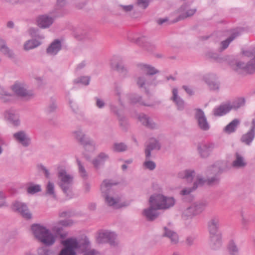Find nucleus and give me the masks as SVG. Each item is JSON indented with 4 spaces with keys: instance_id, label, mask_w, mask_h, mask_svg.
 Listing matches in <instances>:
<instances>
[{
    "instance_id": "obj_64",
    "label": "nucleus",
    "mask_w": 255,
    "mask_h": 255,
    "mask_svg": "<svg viewBox=\"0 0 255 255\" xmlns=\"http://www.w3.org/2000/svg\"><path fill=\"white\" fill-rule=\"evenodd\" d=\"M5 195L3 192L0 191V207L6 206L5 201Z\"/></svg>"
},
{
    "instance_id": "obj_36",
    "label": "nucleus",
    "mask_w": 255,
    "mask_h": 255,
    "mask_svg": "<svg viewBox=\"0 0 255 255\" xmlns=\"http://www.w3.org/2000/svg\"><path fill=\"white\" fill-rule=\"evenodd\" d=\"M112 195H106L104 196L105 198V203L109 206L112 207L114 208L118 209L121 207L119 205L120 199L118 197H114L111 196Z\"/></svg>"
},
{
    "instance_id": "obj_20",
    "label": "nucleus",
    "mask_w": 255,
    "mask_h": 255,
    "mask_svg": "<svg viewBox=\"0 0 255 255\" xmlns=\"http://www.w3.org/2000/svg\"><path fill=\"white\" fill-rule=\"evenodd\" d=\"M137 67L141 72L145 73V75L148 77H151L152 76L159 73V70L155 68L151 65L146 63H138L137 64Z\"/></svg>"
},
{
    "instance_id": "obj_5",
    "label": "nucleus",
    "mask_w": 255,
    "mask_h": 255,
    "mask_svg": "<svg viewBox=\"0 0 255 255\" xmlns=\"http://www.w3.org/2000/svg\"><path fill=\"white\" fill-rule=\"evenodd\" d=\"M10 89L16 96L24 101H29L33 99L35 94L33 90L28 89L27 85L24 82L16 81L10 86Z\"/></svg>"
},
{
    "instance_id": "obj_14",
    "label": "nucleus",
    "mask_w": 255,
    "mask_h": 255,
    "mask_svg": "<svg viewBox=\"0 0 255 255\" xmlns=\"http://www.w3.org/2000/svg\"><path fill=\"white\" fill-rule=\"evenodd\" d=\"M216 147L214 143L203 142L198 143L197 150L202 158H207Z\"/></svg>"
},
{
    "instance_id": "obj_39",
    "label": "nucleus",
    "mask_w": 255,
    "mask_h": 255,
    "mask_svg": "<svg viewBox=\"0 0 255 255\" xmlns=\"http://www.w3.org/2000/svg\"><path fill=\"white\" fill-rule=\"evenodd\" d=\"M228 252L232 255H236L241 253L240 249L234 240H230L227 245Z\"/></svg>"
},
{
    "instance_id": "obj_19",
    "label": "nucleus",
    "mask_w": 255,
    "mask_h": 255,
    "mask_svg": "<svg viewBox=\"0 0 255 255\" xmlns=\"http://www.w3.org/2000/svg\"><path fill=\"white\" fill-rule=\"evenodd\" d=\"M196 11V8H189V5L187 3H185L179 8L178 12L180 14L175 21L177 22L191 17L195 14Z\"/></svg>"
},
{
    "instance_id": "obj_7",
    "label": "nucleus",
    "mask_w": 255,
    "mask_h": 255,
    "mask_svg": "<svg viewBox=\"0 0 255 255\" xmlns=\"http://www.w3.org/2000/svg\"><path fill=\"white\" fill-rule=\"evenodd\" d=\"M243 54L248 57H253L247 64L244 62H238L236 63L234 70L239 72V70L245 69L249 74L255 72V48L243 51Z\"/></svg>"
},
{
    "instance_id": "obj_60",
    "label": "nucleus",
    "mask_w": 255,
    "mask_h": 255,
    "mask_svg": "<svg viewBox=\"0 0 255 255\" xmlns=\"http://www.w3.org/2000/svg\"><path fill=\"white\" fill-rule=\"evenodd\" d=\"M60 225L58 224L52 227V231L57 236H60L61 238H63L65 235H63V228L60 226Z\"/></svg>"
},
{
    "instance_id": "obj_57",
    "label": "nucleus",
    "mask_w": 255,
    "mask_h": 255,
    "mask_svg": "<svg viewBox=\"0 0 255 255\" xmlns=\"http://www.w3.org/2000/svg\"><path fill=\"white\" fill-rule=\"evenodd\" d=\"M5 56L8 58L13 59L15 58V55L12 50L6 46L1 51Z\"/></svg>"
},
{
    "instance_id": "obj_46",
    "label": "nucleus",
    "mask_w": 255,
    "mask_h": 255,
    "mask_svg": "<svg viewBox=\"0 0 255 255\" xmlns=\"http://www.w3.org/2000/svg\"><path fill=\"white\" fill-rule=\"evenodd\" d=\"M206 183L207 184L206 179L198 174L196 176V179L193 186V189L196 190L199 187H202Z\"/></svg>"
},
{
    "instance_id": "obj_3",
    "label": "nucleus",
    "mask_w": 255,
    "mask_h": 255,
    "mask_svg": "<svg viewBox=\"0 0 255 255\" xmlns=\"http://www.w3.org/2000/svg\"><path fill=\"white\" fill-rule=\"evenodd\" d=\"M57 177L58 186L68 198H71L72 187L74 182L73 176L68 174L65 169L61 168L58 170Z\"/></svg>"
},
{
    "instance_id": "obj_61",
    "label": "nucleus",
    "mask_w": 255,
    "mask_h": 255,
    "mask_svg": "<svg viewBox=\"0 0 255 255\" xmlns=\"http://www.w3.org/2000/svg\"><path fill=\"white\" fill-rule=\"evenodd\" d=\"M58 224L63 227H71L74 224V222L71 219H66L58 221Z\"/></svg>"
},
{
    "instance_id": "obj_59",
    "label": "nucleus",
    "mask_w": 255,
    "mask_h": 255,
    "mask_svg": "<svg viewBox=\"0 0 255 255\" xmlns=\"http://www.w3.org/2000/svg\"><path fill=\"white\" fill-rule=\"evenodd\" d=\"M94 100L95 101V106L98 109H102L106 106V103L103 99L99 97H94Z\"/></svg>"
},
{
    "instance_id": "obj_6",
    "label": "nucleus",
    "mask_w": 255,
    "mask_h": 255,
    "mask_svg": "<svg viewBox=\"0 0 255 255\" xmlns=\"http://www.w3.org/2000/svg\"><path fill=\"white\" fill-rule=\"evenodd\" d=\"M96 240L98 244H109L113 247H119L120 245L117 234L109 230L100 231L96 236Z\"/></svg>"
},
{
    "instance_id": "obj_51",
    "label": "nucleus",
    "mask_w": 255,
    "mask_h": 255,
    "mask_svg": "<svg viewBox=\"0 0 255 255\" xmlns=\"http://www.w3.org/2000/svg\"><path fill=\"white\" fill-rule=\"evenodd\" d=\"M117 117L118 119L120 126L122 129L126 130L128 126V120L127 118L123 114H121Z\"/></svg>"
},
{
    "instance_id": "obj_10",
    "label": "nucleus",
    "mask_w": 255,
    "mask_h": 255,
    "mask_svg": "<svg viewBox=\"0 0 255 255\" xmlns=\"http://www.w3.org/2000/svg\"><path fill=\"white\" fill-rule=\"evenodd\" d=\"M149 203V207L143 210L142 214L147 221H152L155 220L159 216V213L157 210L160 209L157 208V206L153 199V197H150Z\"/></svg>"
},
{
    "instance_id": "obj_27",
    "label": "nucleus",
    "mask_w": 255,
    "mask_h": 255,
    "mask_svg": "<svg viewBox=\"0 0 255 255\" xmlns=\"http://www.w3.org/2000/svg\"><path fill=\"white\" fill-rule=\"evenodd\" d=\"M178 89L174 88L172 89V96L171 100L175 104L177 110L183 111L185 106L184 101L178 95Z\"/></svg>"
},
{
    "instance_id": "obj_40",
    "label": "nucleus",
    "mask_w": 255,
    "mask_h": 255,
    "mask_svg": "<svg viewBox=\"0 0 255 255\" xmlns=\"http://www.w3.org/2000/svg\"><path fill=\"white\" fill-rule=\"evenodd\" d=\"M76 162L78 165V172L81 178L84 180L88 178V174L85 169L84 164L78 158L76 159Z\"/></svg>"
},
{
    "instance_id": "obj_30",
    "label": "nucleus",
    "mask_w": 255,
    "mask_h": 255,
    "mask_svg": "<svg viewBox=\"0 0 255 255\" xmlns=\"http://www.w3.org/2000/svg\"><path fill=\"white\" fill-rule=\"evenodd\" d=\"M231 110V104H223L216 107L213 110V114L216 117L223 116Z\"/></svg>"
},
{
    "instance_id": "obj_13",
    "label": "nucleus",
    "mask_w": 255,
    "mask_h": 255,
    "mask_svg": "<svg viewBox=\"0 0 255 255\" xmlns=\"http://www.w3.org/2000/svg\"><path fill=\"white\" fill-rule=\"evenodd\" d=\"M128 39L131 42H134L139 46L142 47L146 50L151 52L155 49V46L152 44L149 38L145 36H142L137 38L128 37Z\"/></svg>"
},
{
    "instance_id": "obj_2",
    "label": "nucleus",
    "mask_w": 255,
    "mask_h": 255,
    "mask_svg": "<svg viewBox=\"0 0 255 255\" xmlns=\"http://www.w3.org/2000/svg\"><path fill=\"white\" fill-rule=\"evenodd\" d=\"M31 230L34 237L46 246H51L55 242V237L45 227L38 224L31 226Z\"/></svg>"
},
{
    "instance_id": "obj_11",
    "label": "nucleus",
    "mask_w": 255,
    "mask_h": 255,
    "mask_svg": "<svg viewBox=\"0 0 255 255\" xmlns=\"http://www.w3.org/2000/svg\"><path fill=\"white\" fill-rule=\"evenodd\" d=\"M135 82L139 88H143L146 91L150 86H156L157 82L155 78L148 77V76L141 75L138 76L135 78Z\"/></svg>"
},
{
    "instance_id": "obj_48",
    "label": "nucleus",
    "mask_w": 255,
    "mask_h": 255,
    "mask_svg": "<svg viewBox=\"0 0 255 255\" xmlns=\"http://www.w3.org/2000/svg\"><path fill=\"white\" fill-rule=\"evenodd\" d=\"M112 149L115 152H122L126 151L128 146L123 142H115L113 145Z\"/></svg>"
},
{
    "instance_id": "obj_18",
    "label": "nucleus",
    "mask_w": 255,
    "mask_h": 255,
    "mask_svg": "<svg viewBox=\"0 0 255 255\" xmlns=\"http://www.w3.org/2000/svg\"><path fill=\"white\" fill-rule=\"evenodd\" d=\"M12 209L13 210L20 214L23 218L26 219H30L31 218V214L25 203L19 201H15L13 204Z\"/></svg>"
},
{
    "instance_id": "obj_23",
    "label": "nucleus",
    "mask_w": 255,
    "mask_h": 255,
    "mask_svg": "<svg viewBox=\"0 0 255 255\" xmlns=\"http://www.w3.org/2000/svg\"><path fill=\"white\" fill-rule=\"evenodd\" d=\"M111 65L112 68L117 71L122 78H126L129 77L128 70L122 61H119L115 64L111 62Z\"/></svg>"
},
{
    "instance_id": "obj_31",
    "label": "nucleus",
    "mask_w": 255,
    "mask_h": 255,
    "mask_svg": "<svg viewBox=\"0 0 255 255\" xmlns=\"http://www.w3.org/2000/svg\"><path fill=\"white\" fill-rule=\"evenodd\" d=\"M240 35L241 32L239 30H235L228 38L221 41L220 43L221 46L219 49V51L222 52L227 49L230 43Z\"/></svg>"
},
{
    "instance_id": "obj_21",
    "label": "nucleus",
    "mask_w": 255,
    "mask_h": 255,
    "mask_svg": "<svg viewBox=\"0 0 255 255\" xmlns=\"http://www.w3.org/2000/svg\"><path fill=\"white\" fill-rule=\"evenodd\" d=\"M160 149V144L158 140L154 138L149 139L145 146L144 153L145 157L150 158L151 152L153 150H159Z\"/></svg>"
},
{
    "instance_id": "obj_17",
    "label": "nucleus",
    "mask_w": 255,
    "mask_h": 255,
    "mask_svg": "<svg viewBox=\"0 0 255 255\" xmlns=\"http://www.w3.org/2000/svg\"><path fill=\"white\" fill-rule=\"evenodd\" d=\"M222 233L213 234L209 235V246L211 250L218 251L223 246Z\"/></svg>"
},
{
    "instance_id": "obj_63",
    "label": "nucleus",
    "mask_w": 255,
    "mask_h": 255,
    "mask_svg": "<svg viewBox=\"0 0 255 255\" xmlns=\"http://www.w3.org/2000/svg\"><path fill=\"white\" fill-rule=\"evenodd\" d=\"M195 190L193 189V187L186 188L182 190L180 192V194L182 196H186L189 195L192 192Z\"/></svg>"
},
{
    "instance_id": "obj_38",
    "label": "nucleus",
    "mask_w": 255,
    "mask_h": 255,
    "mask_svg": "<svg viewBox=\"0 0 255 255\" xmlns=\"http://www.w3.org/2000/svg\"><path fill=\"white\" fill-rule=\"evenodd\" d=\"M240 123V121L239 119H235L224 128V131L227 133L234 132L236 131Z\"/></svg>"
},
{
    "instance_id": "obj_37",
    "label": "nucleus",
    "mask_w": 255,
    "mask_h": 255,
    "mask_svg": "<svg viewBox=\"0 0 255 255\" xmlns=\"http://www.w3.org/2000/svg\"><path fill=\"white\" fill-rule=\"evenodd\" d=\"M195 175V171L192 169H187L180 172L178 174L179 177L185 179L188 182L192 181Z\"/></svg>"
},
{
    "instance_id": "obj_24",
    "label": "nucleus",
    "mask_w": 255,
    "mask_h": 255,
    "mask_svg": "<svg viewBox=\"0 0 255 255\" xmlns=\"http://www.w3.org/2000/svg\"><path fill=\"white\" fill-rule=\"evenodd\" d=\"M255 137V123L253 122V126H251L250 129L245 134H244L241 141L247 145H250Z\"/></svg>"
},
{
    "instance_id": "obj_8",
    "label": "nucleus",
    "mask_w": 255,
    "mask_h": 255,
    "mask_svg": "<svg viewBox=\"0 0 255 255\" xmlns=\"http://www.w3.org/2000/svg\"><path fill=\"white\" fill-rule=\"evenodd\" d=\"M72 133L74 137L84 146L86 150L89 151L95 150L96 146L95 141L87 136L81 128H78L76 130L73 131Z\"/></svg>"
},
{
    "instance_id": "obj_12",
    "label": "nucleus",
    "mask_w": 255,
    "mask_h": 255,
    "mask_svg": "<svg viewBox=\"0 0 255 255\" xmlns=\"http://www.w3.org/2000/svg\"><path fill=\"white\" fill-rule=\"evenodd\" d=\"M195 110V119L197 121L198 127L202 130H208L210 129V126L207 121L204 112L201 109H196Z\"/></svg>"
},
{
    "instance_id": "obj_44",
    "label": "nucleus",
    "mask_w": 255,
    "mask_h": 255,
    "mask_svg": "<svg viewBox=\"0 0 255 255\" xmlns=\"http://www.w3.org/2000/svg\"><path fill=\"white\" fill-rule=\"evenodd\" d=\"M129 100L132 103L136 104L139 103L141 105L152 107L153 105L151 104H148L144 103L142 100L141 97L137 94H132L129 96Z\"/></svg>"
},
{
    "instance_id": "obj_4",
    "label": "nucleus",
    "mask_w": 255,
    "mask_h": 255,
    "mask_svg": "<svg viewBox=\"0 0 255 255\" xmlns=\"http://www.w3.org/2000/svg\"><path fill=\"white\" fill-rule=\"evenodd\" d=\"M226 170V165L221 162H217L208 167L206 170V174L207 175L213 174V176L206 179L207 184L209 186L219 184L220 182V175Z\"/></svg>"
},
{
    "instance_id": "obj_50",
    "label": "nucleus",
    "mask_w": 255,
    "mask_h": 255,
    "mask_svg": "<svg viewBox=\"0 0 255 255\" xmlns=\"http://www.w3.org/2000/svg\"><path fill=\"white\" fill-rule=\"evenodd\" d=\"M41 191V186L39 184H33L30 183L27 188V192L29 194H34Z\"/></svg>"
},
{
    "instance_id": "obj_58",
    "label": "nucleus",
    "mask_w": 255,
    "mask_h": 255,
    "mask_svg": "<svg viewBox=\"0 0 255 255\" xmlns=\"http://www.w3.org/2000/svg\"><path fill=\"white\" fill-rule=\"evenodd\" d=\"M250 224V220L244 214L241 213V226L243 230H247Z\"/></svg>"
},
{
    "instance_id": "obj_41",
    "label": "nucleus",
    "mask_w": 255,
    "mask_h": 255,
    "mask_svg": "<svg viewBox=\"0 0 255 255\" xmlns=\"http://www.w3.org/2000/svg\"><path fill=\"white\" fill-rule=\"evenodd\" d=\"M45 195L54 199H56L54 184L50 181L48 182L46 186Z\"/></svg>"
},
{
    "instance_id": "obj_49",
    "label": "nucleus",
    "mask_w": 255,
    "mask_h": 255,
    "mask_svg": "<svg viewBox=\"0 0 255 255\" xmlns=\"http://www.w3.org/2000/svg\"><path fill=\"white\" fill-rule=\"evenodd\" d=\"M14 99L13 94L6 91L2 95L0 96V100L3 103L12 102Z\"/></svg>"
},
{
    "instance_id": "obj_9",
    "label": "nucleus",
    "mask_w": 255,
    "mask_h": 255,
    "mask_svg": "<svg viewBox=\"0 0 255 255\" xmlns=\"http://www.w3.org/2000/svg\"><path fill=\"white\" fill-rule=\"evenodd\" d=\"M155 202L157 208L160 210H166L173 207L175 200L172 197H166L161 194H156L151 196Z\"/></svg>"
},
{
    "instance_id": "obj_25",
    "label": "nucleus",
    "mask_w": 255,
    "mask_h": 255,
    "mask_svg": "<svg viewBox=\"0 0 255 255\" xmlns=\"http://www.w3.org/2000/svg\"><path fill=\"white\" fill-rule=\"evenodd\" d=\"M53 21L54 19L46 14L39 15L37 18V25L41 28H48Z\"/></svg>"
},
{
    "instance_id": "obj_1",
    "label": "nucleus",
    "mask_w": 255,
    "mask_h": 255,
    "mask_svg": "<svg viewBox=\"0 0 255 255\" xmlns=\"http://www.w3.org/2000/svg\"><path fill=\"white\" fill-rule=\"evenodd\" d=\"M62 249L58 255H77L84 254V255H97L99 252L92 248L89 239L84 236L80 239L76 237H69L61 241Z\"/></svg>"
},
{
    "instance_id": "obj_22",
    "label": "nucleus",
    "mask_w": 255,
    "mask_h": 255,
    "mask_svg": "<svg viewBox=\"0 0 255 255\" xmlns=\"http://www.w3.org/2000/svg\"><path fill=\"white\" fill-rule=\"evenodd\" d=\"M138 119L142 125L148 128L154 129H157L159 127L158 125L150 117L143 113L140 114Z\"/></svg>"
},
{
    "instance_id": "obj_55",
    "label": "nucleus",
    "mask_w": 255,
    "mask_h": 255,
    "mask_svg": "<svg viewBox=\"0 0 255 255\" xmlns=\"http://www.w3.org/2000/svg\"><path fill=\"white\" fill-rule=\"evenodd\" d=\"M150 158L145 157V160L143 163V166L145 169L152 171L155 169L156 165L154 161L150 160Z\"/></svg>"
},
{
    "instance_id": "obj_33",
    "label": "nucleus",
    "mask_w": 255,
    "mask_h": 255,
    "mask_svg": "<svg viewBox=\"0 0 255 255\" xmlns=\"http://www.w3.org/2000/svg\"><path fill=\"white\" fill-rule=\"evenodd\" d=\"M109 158L108 154L105 152H100L97 157L93 160V164L96 168H99L101 166L103 165L105 162Z\"/></svg>"
},
{
    "instance_id": "obj_45",
    "label": "nucleus",
    "mask_w": 255,
    "mask_h": 255,
    "mask_svg": "<svg viewBox=\"0 0 255 255\" xmlns=\"http://www.w3.org/2000/svg\"><path fill=\"white\" fill-rule=\"evenodd\" d=\"M246 100L244 98H238L233 102L232 104H231V110H238V109L244 106Z\"/></svg>"
},
{
    "instance_id": "obj_34",
    "label": "nucleus",
    "mask_w": 255,
    "mask_h": 255,
    "mask_svg": "<svg viewBox=\"0 0 255 255\" xmlns=\"http://www.w3.org/2000/svg\"><path fill=\"white\" fill-rule=\"evenodd\" d=\"M204 81L208 85L211 90L219 91L220 88V82L213 76H205L204 78Z\"/></svg>"
},
{
    "instance_id": "obj_42",
    "label": "nucleus",
    "mask_w": 255,
    "mask_h": 255,
    "mask_svg": "<svg viewBox=\"0 0 255 255\" xmlns=\"http://www.w3.org/2000/svg\"><path fill=\"white\" fill-rule=\"evenodd\" d=\"M41 44V42L35 39H32L26 41L23 46V48L25 51L34 49L37 47Z\"/></svg>"
},
{
    "instance_id": "obj_16",
    "label": "nucleus",
    "mask_w": 255,
    "mask_h": 255,
    "mask_svg": "<svg viewBox=\"0 0 255 255\" xmlns=\"http://www.w3.org/2000/svg\"><path fill=\"white\" fill-rule=\"evenodd\" d=\"M207 226L209 235L222 233L219 231L220 221L218 216H213L211 217L207 222Z\"/></svg>"
},
{
    "instance_id": "obj_35",
    "label": "nucleus",
    "mask_w": 255,
    "mask_h": 255,
    "mask_svg": "<svg viewBox=\"0 0 255 255\" xmlns=\"http://www.w3.org/2000/svg\"><path fill=\"white\" fill-rule=\"evenodd\" d=\"M232 165L235 168H243L247 165V162L244 157L237 152L235 154V159L233 161Z\"/></svg>"
},
{
    "instance_id": "obj_54",
    "label": "nucleus",
    "mask_w": 255,
    "mask_h": 255,
    "mask_svg": "<svg viewBox=\"0 0 255 255\" xmlns=\"http://www.w3.org/2000/svg\"><path fill=\"white\" fill-rule=\"evenodd\" d=\"M193 204L190 207L186 208L183 213V216L187 217V218H192V217L197 215L195 210H194Z\"/></svg>"
},
{
    "instance_id": "obj_62",
    "label": "nucleus",
    "mask_w": 255,
    "mask_h": 255,
    "mask_svg": "<svg viewBox=\"0 0 255 255\" xmlns=\"http://www.w3.org/2000/svg\"><path fill=\"white\" fill-rule=\"evenodd\" d=\"M150 0H137L136 4L140 7L145 9L149 5Z\"/></svg>"
},
{
    "instance_id": "obj_43",
    "label": "nucleus",
    "mask_w": 255,
    "mask_h": 255,
    "mask_svg": "<svg viewBox=\"0 0 255 255\" xmlns=\"http://www.w3.org/2000/svg\"><path fill=\"white\" fill-rule=\"evenodd\" d=\"M208 205V201L205 200L195 202L193 204L197 215H199L203 212Z\"/></svg>"
},
{
    "instance_id": "obj_56",
    "label": "nucleus",
    "mask_w": 255,
    "mask_h": 255,
    "mask_svg": "<svg viewBox=\"0 0 255 255\" xmlns=\"http://www.w3.org/2000/svg\"><path fill=\"white\" fill-rule=\"evenodd\" d=\"M57 108L55 101H52L45 108V112L47 114H50L56 111Z\"/></svg>"
},
{
    "instance_id": "obj_28",
    "label": "nucleus",
    "mask_w": 255,
    "mask_h": 255,
    "mask_svg": "<svg viewBox=\"0 0 255 255\" xmlns=\"http://www.w3.org/2000/svg\"><path fill=\"white\" fill-rule=\"evenodd\" d=\"M162 237H166L170 239L172 244H176L179 242V237L177 234L169 227L166 226L163 228Z\"/></svg>"
},
{
    "instance_id": "obj_29",
    "label": "nucleus",
    "mask_w": 255,
    "mask_h": 255,
    "mask_svg": "<svg viewBox=\"0 0 255 255\" xmlns=\"http://www.w3.org/2000/svg\"><path fill=\"white\" fill-rule=\"evenodd\" d=\"M4 118L14 126H17L20 125V121L18 116L15 114L13 109L6 110L3 114Z\"/></svg>"
},
{
    "instance_id": "obj_53",
    "label": "nucleus",
    "mask_w": 255,
    "mask_h": 255,
    "mask_svg": "<svg viewBox=\"0 0 255 255\" xmlns=\"http://www.w3.org/2000/svg\"><path fill=\"white\" fill-rule=\"evenodd\" d=\"M91 78L90 76H80L73 80L74 84H81L83 85L87 86L89 84Z\"/></svg>"
},
{
    "instance_id": "obj_32",
    "label": "nucleus",
    "mask_w": 255,
    "mask_h": 255,
    "mask_svg": "<svg viewBox=\"0 0 255 255\" xmlns=\"http://www.w3.org/2000/svg\"><path fill=\"white\" fill-rule=\"evenodd\" d=\"M116 184V183H113L111 180H104L101 185L102 196L104 197L106 195H112L113 192L112 187Z\"/></svg>"
},
{
    "instance_id": "obj_52",
    "label": "nucleus",
    "mask_w": 255,
    "mask_h": 255,
    "mask_svg": "<svg viewBox=\"0 0 255 255\" xmlns=\"http://www.w3.org/2000/svg\"><path fill=\"white\" fill-rule=\"evenodd\" d=\"M114 92L115 95L118 97L119 103L123 107V102L121 98L123 94L122 86L119 84H115Z\"/></svg>"
},
{
    "instance_id": "obj_15",
    "label": "nucleus",
    "mask_w": 255,
    "mask_h": 255,
    "mask_svg": "<svg viewBox=\"0 0 255 255\" xmlns=\"http://www.w3.org/2000/svg\"><path fill=\"white\" fill-rule=\"evenodd\" d=\"M13 137L17 142L24 147H27L31 144V138L24 130H19L14 133Z\"/></svg>"
},
{
    "instance_id": "obj_47",
    "label": "nucleus",
    "mask_w": 255,
    "mask_h": 255,
    "mask_svg": "<svg viewBox=\"0 0 255 255\" xmlns=\"http://www.w3.org/2000/svg\"><path fill=\"white\" fill-rule=\"evenodd\" d=\"M119 106L120 107L116 105L113 103H110L109 105L110 111L116 116H118L121 114H123L124 105H123V106L122 107L119 104Z\"/></svg>"
},
{
    "instance_id": "obj_26",
    "label": "nucleus",
    "mask_w": 255,
    "mask_h": 255,
    "mask_svg": "<svg viewBox=\"0 0 255 255\" xmlns=\"http://www.w3.org/2000/svg\"><path fill=\"white\" fill-rule=\"evenodd\" d=\"M62 45L60 40L55 39L46 48V53L50 56L56 55L61 49Z\"/></svg>"
}]
</instances>
